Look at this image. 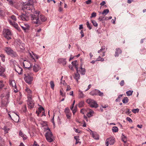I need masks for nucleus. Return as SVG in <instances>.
I'll use <instances>...</instances> for the list:
<instances>
[{"label": "nucleus", "mask_w": 146, "mask_h": 146, "mask_svg": "<svg viewBox=\"0 0 146 146\" xmlns=\"http://www.w3.org/2000/svg\"><path fill=\"white\" fill-rule=\"evenodd\" d=\"M35 0H29L28 3L23 6L22 7V9L28 13L33 12L35 13V11L33 6V2Z\"/></svg>", "instance_id": "obj_1"}, {"label": "nucleus", "mask_w": 146, "mask_h": 146, "mask_svg": "<svg viewBox=\"0 0 146 146\" xmlns=\"http://www.w3.org/2000/svg\"><path fill=\"white\" fill-rule=\"evenodd\" d=\"M43 130L44 131L46 132L45 136L47 141L49 142L53 141L54 137L50 129L48 127L47 128H44Z\"/></svg>", "instance_id": "obj_2"}, {"label": "nucleus", "mask_w": 146, "mask_h": 146, "mask_svg": "<svg viewBox=\"0 0 146 146\" xmlns=\"http://www.w3.org/2000/svg\"><path fill=\"white\" fill-rule=\"evenodd\" d=\"M35 13V14L31 15L32 22L35 24H41L40 21L39 19L38 14L36 12Z\"/></svg>", "instance_id": "obj_3"}, {"label": "nucleus", "mask_w": 146, "mask_h": 146, "mask_svg": "<svg viewBox=\"0 0 146 146\" xmlns=\"http://www.w3.org/2000/svg\"><path fill=\"white\" fill-rule=\"evenodd\" d=\"M28 99L27 101V103L28 108L31 109H33L35 106L34 101L32 99L31 96L29 95L28 97Z\"/></svg>", "instance_id": "obj_4"}, {"label": "nucleus", "mask_w": 146, "mask_h": 146, "mask_svg": "<svg viewBox=\"0 0 146 146\" xmlns=\"http://www.w3.org/2000/svg\"><path fill=\"white\" fill-rule=\"evenodd\" d=\"M86 102L92 108H97L98 107V104L96 101L93 100L88 99L86 100Z\"/></svg>", "instance_id": "obj_5"}, {"label": "nucleus", "mask_w": 146, "mask_h": 146, "mask_svg": "<svg viewBox=\"0 0 146 146\" xmlns=\"http://www.w3.org/2000/svg\"><path fill=\"white\" fill-rule=\"evenodd\" d=\"M9 117L11 119L15 122H17L19 120V116L15 113L12 112L8 113Z\"/></svg>", "instance_id": "obj_6"}, {"label": "nucleus", "mask_w": 146, "mask_h": 146, "mask_svg": "<svg viewBox=\"0 0 146 146\" xmlns=\"http://www.w3.org/2000/svg\"><path fill=\"white\" fill-rule=\"evenodd\" d=\"M4 37L7 40H10L11 39L12 35L11 31L9 29H5L3 31Z\"/></svg>", "instance_id": "obj_7"}, {"label": "nucleus", "mask_w": 146, "mask_h": 146, "mask_svg": "<svg viewBox=\"0 0 146 146\" xmlns=\"http://www.w3.org/2000/svg\"><path fill=\"white\" fill-rule=\"evenodd\" d=\"M9 94L8 93L5 96H1L2 98V104L4 106H6L9 103Z\"/></svg>", "instance_id": "obj_8"}, {"label": "nucleus", "mask_w": 146, "mask_h": 146, "mask_svg": "<svg viewBox=\"0 0 146 146\" xmlns=\"http://www.w3.org/2000/svg\"><path fill=\"white\" fill-rule=\"evenodd\" d=\"M24 75L25 76L24 79L25 82L29 84H31L33 80V77L28 74H25Z\"/></svg>", "instance_id": "obj_9"}, {"label": "nucleus", "mask_w": 146, "mask_h": 146, "mask_svg": "<svg viewBox=\"0 0 146 146\" xmlns=\"http://www.w3.org/2000/svg\"><path fill=\"white\" fill-rule=\"evenodd\" d=\"M8 21L11 25L14 27L19 32L21 31V30L19 27L17 23L15 22H12V21L10 19L8 20Z\"/></svg>", "instance_id": "obj_10"}, {"label": "nucleus", "mask_w": 146, "mask_h": 146, "mask_svg": "<svg viewBox=\"0 0 146 146\" xmlns=\"http://www.w3.org/2000/svg\"><path fill=\"white\" fill-rule=\"evenodd\" d=\"M115 142V141L114 139H113V138L110 137L106 139V146H108L109 144L113 145Z\"/></svg>", "instance_id": "obj_11"}, {"label": "nucleus", "mask_w": 146, "mask_h": 146, "mask_svg": "<svg viewBox=\"0 0 146 146\" xmlns=\"http://www.w3.org/2000/svg\"><path fill=\"white\" fill-rule=\"evenodd\" d=\"M9 84L11 86L14 88V92L15 93L17 92H18V90L17 89V86L15 81L14 80H10L9 82Z\"/></svg>", "instance_id": "obj_12"}, {"label": "nucleus", "mask_w": 146, "mask_h": 146, "mask_svg": "<svg viewBox=\"0 0 146 146\" xmlns=\"http://www.w3.org/2000/svg\"><path fill=\"white\" fill-rule=\"evenodd\" d=\"M23 65L25 68H28L29 70L31 68V63L28 61L25 60L23 63Z\"/></svg>", "instance_id": "obj_13"}, {"label": "nucleus", "mask_w": 146, "mask_h": 146, "mask_svg": "<svg viewBox=\"0 0 146 146\" xmlns=\"http://www.w3.org/2000/svg\"><path fill=\"white\" fill-rule=\"evenodd\" d=\"M19 17L23 21H27L29 19L28 15L25 14H22Z\"/></svg>", "instance_id": "obj_14"}, {"label": "nucleus", "mask_w": 146, "mask_h": 146, "mask_svg": "<svg viewBox=\"0 0 146 146\" xmlns=\"http://www.w3.org/2000/svg\"><path fill=\"white\" fill-rule=\"evenodd\" d=\"M40 69L39 66L36 64H35L33 67V70L35 72H37Z\"/></svg>", "instance_id": "obj_15"}, {"label": "nucleus", "mask_w": 146, "mask_h": 146, "mask_svg": "<svg viewBox=\"0 0 146 146\" xmlns=\"http://www.w3.org/2000/svg\"><path fill=\"white\" fill-rule=\"evenodd\" d=\"M82 65L81 64L79 68H78V71H79L81 74L84 75L86 71L84 68H82Z\"/></svg>", "instance_id": "obj_16"}, {"label": "nucleus", "mask_w": 146, "mask_h": 146, "mask_svg": "<svg viewBox=\"0 0 146 146\" xmlns=\"http://www.w3.org/2000/svg\"><path fill=\"white\" fill-rule=\"evenodd\" d=\"M64 111L66 113L67 118L70 119L71 114L69 112V109L68 108H66L65 109Z\"/></svg>", "instance_id": "obj_17"}, {"label": "nucleus", "mask_w": 146, "mask_h": 146, "mask_svg": "<svg viewBox=\"0 0 146 146\" xmlns=\"http://www.w3.org/2000/svg\"><path fill=\"white\" fill-rule=\"evenodd\" d=\"M5 71V69L3 67L0 65V75L3 77H5V75L4 74V72Z\"/></svg>", "instance_id": "obj_18"}, {"label": "nucleus", "mask_w": 146, "mask_h": 146, "mask_svg": "<svg viewBox=\"0 0 146 146\" xmlns=\"http://www.w3.org/2000/svg\"><path fill=\"white\" fill-rule=\"evenodd\" d=\"M122 51L119 48H116L115 49V57H118L119 54L121 53Z\"/></svg>", "instance_id": "obj_19"}, {"label": "nucleus", "mask_w": 146, "mask_h": 146, "mask_svg": "<svg viewBox=\"0 0 146 146\" xmlns=\"http://www.w3.org/2000/svg\"><path fill=\"white\" fill-rule=\"evenodd\" d=\"M4 50L8 55H9L10 53L13 50L10 47H5L4 48Z\"/></svg>", "instance_id": "obj_20"}, {"label": "nucleus", "mask_w": 146, "mask_h": 146, "mask_svg": "<svg viewBox=\"0 0 146 146\" xmlns=\"http://www.w3.org/2000/svg\"><path fill=\"white\" fill-rule=\"evenodd\" d=\"M44 109L42 106H40L38 108V110H36V113L37 114V115L39 116V114L42 111H44Z\"/></svg>", "instance_id": "obj_21"}, {"label": "nucleus", "mask_w": 146, "mask_h": 146, "mask_svg": "<svg viewBox=\"0 0 146 146\" xmlns=\"http://www.w3.org/2000/svg\"><path fill=\"white\" fill-rule=\"evenodd\" d=\"M72 65L75 67L77 71H78V62L77 60H74L72 62Z\"/></svg>", "instance_id": "obj_22"}, {"label": "nucleus", "mask_w": 146, "mask_h": 146, "mask_svg": "<svg viewBox=\"0 0 146 146\" xmlns=\"http://www.w3.org/2000/svg\"><path fill=\"white\" fill-rule=\"evenodd\" d=\"M15 70L19 74H22L23 69L21 68H20L19 66H17L16 68H15Z\"/></svg>", "instance_id": "obj_23"}, {"label": "nucleus", "mask_w": 146, "mask_h": 146, "mask_svg": "<svg viewBox=\"0 0 146 146\" xmlns=\"http://www.w3.org/2000/svg\"><path fill=\"white\" fill-rule=\"evenodd\" d=\"M39 19L40 20L41 22V24L42 23V22L45 21L46 20V18L43 15H40L39 16Z\"/></svg>", "instance_id": "obj_24"}, {"label": "nucleus", "mask_w": 146, "mask_h": 146, "mask_svg": "<svg viewBox=\"0 0 146 146\" xmlns=\"http://www.w3.org/2000/svg\"><path fill=\"white\" fill-rule=\"evenodd\" d=\"M12 57H18V55L17 54L16 52L14 51L13 50L9 54Z\"/></svg>", "instance_id": "obj_25"}, {"label": "nucleus", "mask_w": 146, "mask_h": 146, "mask_svg": "<svg viewBox=\"0 0 146 146\" xmlns=\"http://www.w3.org/2000/svg\"><path fill=\"white\" fill-rule=\"evenodd\" d=\"M92 136L95 139L98 140L99 139V135L96 132L92 131Z\"/></svg>", "instance_id": "obj_26"}, {"label": "nucleus", "mask_w": 146, "mask_h": 146, "mask_svg": "<svg viewBox=\"0 0 146 146\" xmlns=\"http://www.w3.org/2000/svg\"><path fill=\"white\" fill-rule=\"evenodd\" d=\"M58 62L60 63H62L63 65L66 64V59L63 58H59L58 60Z\"/></svg>", "instance_id": "obj_27"}, {"label": "nucleus", "mask_w": 146, "mask_h": 146, "mask_svg": "<svg viewBox=\"0 0 146 146\" xmlns=\"http://www.w3.org/2000/svg\"><path fill=\"white\" fill-rule=\"evenodd\" d=\"M98 90L95 89L90 92V94L92 96L97 95H98Z\"/></svg>", "instance_id": "obj_28"}, {"label": "nucleus", "mask_w": 146, "mask_h": 146, "mask_svg": "<svg viewBox=\"0 0 146 146\" xmlns=\"http://www.w3.org/2000/svg\"><path fill=\"white\" fill-rule=\"evenodd\" d=\"M19 135L22 137L24 140H25L27 139L26 136L25 134H23L21 130H20L19 132Z\"/></svg>", "instance_id": "obj_29"}, {"label": "nucleus", "mask_w": 146, "mask_h": 146, "mask_svg": "<svg viewBox=\"0 0 146 146\" xmlns=\"http://www.w3.org/2000/svg\"><path fill=\"white\" fill-rule=\"evenodd\" d=\"M108 19V18L105 17L100 16L98 18V20L100 21H105Z\"/></svg>", "instance_id": "obj_30"}, {"label": "nucleus", "mask_w": 146, "mask_h": 146, "mask_svg": "<svg viewBox=\"0 0 146 146\" xmlns=\"http://www.w3.org/2000/svg\"><path fill=\"white\" fill-rule=\"evenodd\" d=\"M80 74L78 73V71H77L76 73L75 74V77H74V78L76 80L77 82H78V80L80 79Z\"/></svg>", "instance_id": "obj_31"}, {"label": "nucleus", "mask_w": 146, "mask_h": 146, "mask_svg": "<svg viewBox=\"0 0 146 146\" xmlns=\"http://www.w3.org/2000/svg\"><path fill=\"white\" fill-rule=\"evenodd\" d=\"M94 113V111L92 110H91V111H90L88 113L87 115L88 117L89 118L92 116L93 115V114Z\"/></svg>", "instance_id": "obj_32"}, {"label": "nucleus", "mask_w": 146, "mask_h": 146, "mask_svg": "<svg viewBox=\"0 0 146 146\" xmlns=\"http://www.w3.org/2000/svg\"><path fill=\"white\" fill-rule=\"evenodd\" d=\"M128 98L127 97H124L122 100V102L124 104H126L128 102Z\"/></svg>", "instance_id": "obj_33"}, {"label": "nucleus", "mask_w": 146, "mask_h": 146, "mask_svg": "<svg viewBox=\"0 0 146 146\" xmlns=\"http://www.w3.org/2000/svg\"><path fill=\"white\" fill-rule=\"evenodd\" d=\"M21 27L23 30L25 31L26 30L29 29V27L28 25H25V26H21Z\"/></svg>", "instance_id": "obj_34"}, {"label": "nucleus", "mask_w": 146, "mask_h": 146, "mask_svg": "<svg viewBox=\"0 0 146 146\" xmlns=\"http://www.w3.org/2000/svg\"><path fill=\"white\" fill-rule=\"evenodd\" d=\"M109 10L108 9H105L102 13V14L104 15H106L109 12Z\"/></svg>", "instance_id": "obj_35"}, {"label": "nucleus", "mask_w": 146, "mask_h": 146, "mask_svg": "<svg viewBox=\"0 0 146 146\" xmlns=\"http://www.w3.org/2000/svg\"><path fill=\"white\" fill-rule=\"evenodd\" d=\"M41 30L42 29L41 28H39L38 29L36 30V36H39L40 35V32Z\"/></svg>", "instance_id": "obj_36"}, {"label": "nucleus", "mask_w": 146, "mask_h": 146, "mask_svg": "<svg viewBox=\"0 0 146 146\" xmlns=\"http://www.w3.org/2000/svg\"><path fill=\"white\" fill-rule=\"evenodd\" d=\"M79 96L80 98H83L84 97V94L80 90L79 91Z\"/></svg>", "instance_id": "obj_37"}, {"label": "nucleus", "mask_w": 146, "mask_h": 146, "mask_svg": "<svg viewBox=\"0 0 146 146\" xmlns=\"http://www.w3.org/2000/svg\"><path fill=\"white\" fill-rule=\"evenodd\" d=\"M84 102L83 101H81L78 104V106L80 108L83 107L84 106Z\"/></svg>", "instance_id": "obj_38"}, {"label": "nucleus", "mask_w": 146, "mask_h": 146, "mask_svg": "<svg viewBox=\"0 0 146 146\" xmlns=\"http://www.w3.org/2000/svg\"><path fill=\"white\" fill-rule=\"evenodd\" d=\"M133 93V91L129 90L126 92V94L127 96H130L132 95Z\"/></svg>", "instance_id": "obj_39"}, {"label": "nucleus", "mask_w": 146, "mask_h": 146, "mask_svg": "<svg viewBox=\"0 0 146 146\" xmlns=\"http://www.w3.org/2000/svg\"><path fill=\"white\" fill-rule=\"evenodd\" d=\"M112 130L113 132H116L118 131V128L117 127L114 126L113 127Z\"/></svg>", "instance_id": "obj_40"}, {"label": "nucleus", "mask_w": 146, "mask_h": 146, "mask_svg": "<svg viewBox=\"0 0 146 146\" xmlns=\"http://www.w3.org/2000/svg\"><path fill=\"white\" fill-rule=\"evenodd\" d=\"M91 22L94 27H96L98 26V24L95 20H91Z\"/></svg>", "instance_id": "obj_41"}, {"label": "nucleus", "mask_w": 146, "mask_h": 146, "mask_svg": "<svg viewBox=\"0 0 146 146\" xmlns=\"http://www.w3.org/2000/svg\"><path fill=\"white\" fill-rule=\"evenodd\" d=\"M79 137L77 136H76L74 137V139L76 140V143H75L76 144H77L78 143H80V142H79V139H78Z\"/></svg>", "instance_id": "obj_42"}, {"label": "nucleus", "mask_w": 146, "mask_h": 146, "mask_svg": "<svg viewBox=\"0 0 146 146\" xmlns=\"http://www.w3.org/2000/svg\"><path fill=\"white\" fill-rule=\"evenodd\" d=\"M86 25L87 27L90 30L92 29V26H90V25L88 21L86 22Z\"/></svg>", "instance_id": "obj_43"}, {"label": "nucleus", "mask_w": 146, "mask_h": 146, "mask_svg": "<svg viewBox=\"0 0 146 146\" xmlns=\"http://www.w3.org/2000/svg\"><path fill=\"white\" fill-rule=\"evenodd\" d=\"M50 84L51 88L53 90L54 89V85L53 81H51L50 82Z\"/></svg>", "instance_id": "obj_44"}, {"label": "nucleus", "mask_w": 146, "mask_h": 146, "mask_svg": "<svg viewBox=\"0 0 146 146\" xmlns=\"http://www.w3.org/2000/svg\"><path fill=\"white\" fill-rule=\"evenodd\" d=\"M139 110L138 108L133 109L132 110V112L134 113H138L139 111Z\"/></svg>", "instance_id": "obj_45"}, {"label": "nucleus", "mask_w": 146, "mask_h": 146, "mask_svg": "<svg viewBox=\"0 0 146 146\" xmlns=\"http://www.w3.org/2000/svg\"><path fill=\"white\" fill-rule=\"evenodd\" d=\"M103 95H104V94L103 92H100L99 90H98V95H99L100 96H103Z\"/></svg>", "instance_id": "obj_46"}, {"label": "nucleus", "mask_w": 146, "mask_h": 146, "mask_svg": "<svg viewBox=\"0 0 146 146\" xmlns=\"http://www.w3.org/2000/svg\"><path fill=\"white\" fill-rule=\"evenodd\" d=\"M105 48V46H102L101 49L98 51V53H100L101 52H103Z\"/></svg>", "instance_id": "obj_47"}, {"label": "nucleus", "mask_w": 146, "mask_h": 146, "mask_svg": "<svg viewBox=\"0 0 146 146\" xmlns=\"http://www.w3.org/2000/svg\"><path fill=\"white\" fill-rule=\"evenodd\" d=\"M4 86V85L2 81H0V91L2 89Z\"/></svg>", "instance_id": "obj_48"}, {"label": "nucleus", "mask_w": 146, "mask_h": 146, "mask_svg": "<svg viewBox=\"0 0 146 146\" xmlns=\"http://www.w3.org/2000/svg\"><path fill=\"white\" fill-rule=\"evenodd\" d=\"M0 146H5L4 141L2 139H0Z\"/></svg>", "instance_id": "obj_49"}, {"label": "nucleus", "mask_w": 146, "mask_h": 146, "mask_svg": "<svg viewBox=\"0 0 146 146\" xmlns=\"http://www.w3.org/2000/svg\"><path fill=\"white\" fill-rule=\"evenodd\" d=\"M11 19L14 21H17V19L16 17L14 15H11Z\"/></svg>", "instance_id": "obj_50"}, {"label": "nucleus", "mask_w": 146, "mask_h": 146, "mask_svg": "<svg viewBox=\"0 0 146 146\" xmlns=\"http://www.w3.org/2000/svg\"><path fill=\"white\" fill-rule=\"evenodd\" d=\"M96 16V13L93 12L91 14V16L90 17L91 18H92V17H95Z\"/></svg>", "instance_id": "obj_51"}, {"label": "nucleus", "mask_w": 146, "mask_h": 146, "mask_svg": "<svg viewBox=\"0 0 146 146\" xmlns=\"http://www.w3.org/2000/svg\"><path fill=\"white\" fill-rule=\"evenodd\" d=\"M60 95L62 96L63 97H65V93H63L61 90H60Z\"/></svg>", "instance_id": "obj_52"}, {"label": "nucleus", "mask_w": 146, "mask_h": 146, "mask_svg": "<svg viewBox=\"0 0 146 146\" xmlns=\"http://www.w3.org/2000/svg\"><path fill=\"white\" fill-rule=\"evenodd\" d=\"M41 125L42 127H43L47 125V123L46 122L43 121L41 123Z\"/></svg>", "instance_id": "obj_53"}, {"label": "nucleus", "mask_w": 146, "mask_h": 146, "mask_svg": "<svg viewBox=\"0 0 146 146\" xmlns=\"http://www.w3.org/2000/svg\"><path fill=\"white\" fill-rule=\"evenodd\" d=\"M126 119L129 123H132L133 121L129 117H127Z\"/></svg>", "instance_id": "obj_54"}, {"label": "nucleus", "mask_w": 146, "mask_h": 146, "mask_svg": "<svg viewBox=\"0 0 146 146\" xmlns=\"http://www.w3.org/2000/svg\"><path fill=\"white\" fill-rule=\"evenodd\" d=\"M124 80H122L120 82L119 84L121 86H123L124 85Z\"/></svg>", "instance_id": "obj_55"}, {"label": "nucleus", "mask_w": 146, "mask_h": 146, "mask_svg": "<svg viewBox=\"0 0 146 146\" xmlns=\"http://www.w3.org/2000/svg\"><path fill=\"white\" fill-rule=\"evenodd\" d=\"M4 130L5 131V133H7L8 132V131L9 130V128H7L6 127H4Z\"/></svg>", "instance_id": "obj_56"}, {"label": "nucleus", "mask_w": 146, "mask_h": 146, "mask_svg": "<svg viewBox=\"0 0 146 146\" xmlns=\"http://www.w3.org/2000/svg\"><path fill=\"white\" fill-rule=\"evenodd\" d=\"M77 108L76 107H75L74 109L72 110V113L73 115H74L76 111Z\"/></svg>", "instance_id": "obj_57"}, {"label": "nucleus", "mask_w": 146, "mask_h": 146, "mask_svg": "<svg viewBox=\"0 0 146 146\" xmlns=\"http://www.w3.org/2000/svg\"><path fill=\"white\" fill-rule=\"evenodd\" d=\"M86 3L87 4H90L92 3V1L91 0H88L86 1Z\"/></svg>", "instance_id": "obj_58"}, {"label": "nucleus", "mask_w": 146, "mask_h": 146, "mask_svg": "<svg viewBox=\"0 0 146 146\" xmlns=\"http://www.w3.org/2000/svg\"><path fill=\"white\" fill-rule=\"evenodd\" d=\"M73 129L75 132L76 133H81V132L80 131H78V130L77 129H76L75 128V127H74Z\"/></svg>", "instance_id": "obj_59"}, {"label": "nucleus", "mask_w": 146, "mask_h": 146, "mask_svg": "<svg viewBox=\"0 0 146 146\" xmlns=\"http://www.w3.org/2000/svg\"><path fill=\"white\" fill-rule=\"evenodd\" d=\"M25 90L28 92V93L29 94H30L31 93V91L29 89L27 88Z\"/></svg>", "instance_id": "obj_60"}, {"label": "nucleus", "mask_w": 146, "mask_h": 146, "mask_svg": "<svg viewBox=\"0 0 146 146\" xmlns=\"http://www.w3.org/2000/svg\"><path fill=\"white\" fill-rule=\"evenodd\" d=\"M106 3L105 1H103L100 3V5H101V6H102L104 5Z\"/></svg>", "instance_id": "obj_61"}, {"label": "nucleus", "mask_w": 146, "mask_h": 146, "mask_svg": "<svg viewBox=\"0 0 146 146\" xmlns=\"http://www.w3.org/2000/svg\"><path fill=\"white\" fill-rule=\"evenodd\" d=\"M3 11L0 10V16H3Z\"/></svg>", "instance_id": "obj_62"}, {"label": "nucleus", "mask_w": 146, "mask_h": 146, "mask_svg": "<svg viewBox=\"0 0 146 146\" xmlns=\"http://www.w3.org/2000/svg\"><path fill=\"white\" fill-rule=\"evenodd\" d=\"M84 119L86 120V121H88V119L87 118V117L85 115H84Z\"/></svg>", "instance_id": "obj_63"}, {"label": "nucleus", "mask_w": 146, "mask_h": 146, "mask_svg": "<svg viewBox=\"0 0 146 146\" xmlns=\"http://www.w3.org/2000/svg\"><path fill=\"white\" fill-rule=\"evenodd\" d=\"M70 89H71V88L70 87V86L69 85H68L67 87L66 91H69Z\"/></svg>", "instance_id": "obj_64"}]
</instances>
